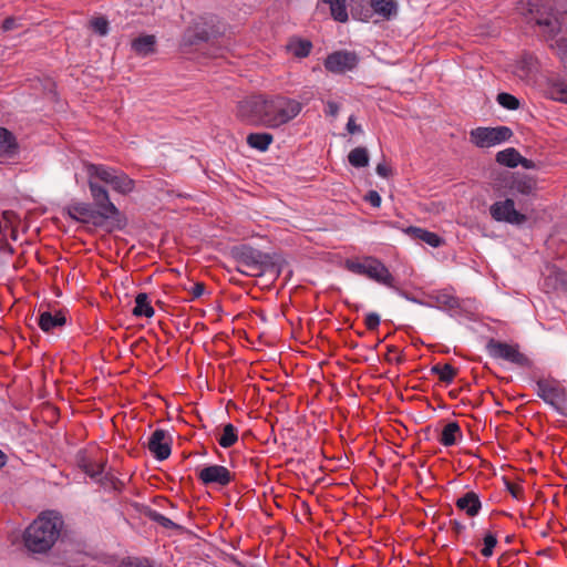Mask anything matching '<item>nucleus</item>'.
<instances>
[{
    "mask_svg": "<svg viewBox=\"0 0 567 567\" xmlns=\"http://www.w3.org/2000/svg\"><path fill=\"white\" fill-rule=\"evenodd\" d=\"M303 103L284 94L251 95L238 102L237 116L256 126L279 128L302 111Z\"/></svg>",
    "mask_w": 567,
    "mask_h": 567,
    "instance_id": "nucleus-1",
    "label": "nucleus"
},
{
    "mask_svg": "<svg viewBox=\"0 0 567 567\" xmlns=\"http://www.w3.org/2000/svg\"><path fill=\"white\" fill-rule=\"evenodd\" d=\"M89 188L93 199L92 204L74 202L69 204L63 213L78 223L92 224L107 233L124 229L127 219L111 202L109 190L104 186L92 182H89Z\"/></svg>",
    "mask_w": 567,
    "mask_h": 567,
    "instance_id": "nucleus-2",
    "label": "nucleus"
},
{
    "mask_svg": "<svg viewBox=\"0 0 567 567\" xmlns=\"http://www.w3.org/2000/svg\"><path fill=\"white\" fill-rule=\"evenodd\" d=\"M63 526L64 520L59 512H42L22 534L24 548L32 555L49 553L59 539Z\"/></svg>",
    "mask_w": 567,
    "mask_h": 567,
    "instance_id": "nucleus-3",
    "label": "nucleus"
},
{
    "mask_svg": "<svg viewBox=\"0 0 567 567\" xmlns=\"http://www.w3.org/2000/svg\"><path fill=\"white\" fill-rule=\"evenodd\" d=\"M224 34L220 22L216 16H205L195 19L183 32L181 48L190 50L203 43H208Z\"/></svg>",
    "mask_w": 567,
    "mask_h": 567,
    "instance_id": "nucleus-4",
    "label": "nucleus"
},
{
    "mask_svg": "<svg viewBox=\"0 0 567 567\" xmlns=\"http://www.w3.org/2000/svg\"><path fill=\"white\" fill-rule=\"evenodd\" d=\"M84 168L87 174V183H97L96 181L103 182L122 195H127L135 188V181L123 171L104 164L90 162H84Z\"/></svg>",
    "mask_w": 567,
    "mask_h": 567,
    "instance_id": "nucleus-5",
    "label": "nucleus"
},
{
    "mask_svg": "<svg viewBox=\"0 0 567 567\" xmlns=\"http://www.w3.org/2000/svg\"><path fill=\"white\" fill-rule=\"evenodd\" d=\"M231 258L240 266H269L268 264H287V261L277 254L264 252L247 244L231 247Z\"/></svg>",
    "mask_w": 567,
    "mask_h": 567,
    "instance_id": "nucleus-6",
    "label": "nucleus"
},
{
    "mask_svg": "<svg viewBox=\"0 0 567 567\" xmlns=\"http://www.w3.org/2000/svg\"><path fill=\"white\" fill-rule=\"evenodd\" d=\"M486 351L489 357L507 361L519 368L529 369L533 365L532 360L519 351L517 343L509 344L491 338L486 343Z\"/></svg>",
    "mask_w": 567,
    "mask_h": 567,
    "instance_id": "nucleus-7",
    "label": "nucleus"
},
{
    "mask_svg": "<svg viewBox=\"0 0 567 567\" xmlns=\"http://www.w3.org/2000/svg\"><path fill=\"white\" fill-rule=\"evenodd\" d=\"M537 395L545 403L551 405L558 413L567 415L565 403L567 401L566 389L555 379H539L536 381Z\"/></svg>",
    "mask_w": 567,
    "mask_h": 567,
    "instance_id": "nucleus-8",
    "label": "nucleus"
},
{
    "mask_svg": "<svg viewBox=\"0 0 567 567\" xmlns=\"http://www.w3.org/2000/svg\"><path fill=\"white\" fill-rule=\"evenodd\" d=\"M513 131L508 126L476 127L470 132V141L480 148H488L511 140Z\"/></svg>",
    "mask_w": 567,
    "mask_h": 567,
    "instance_id": "nucleus-9",
    "label": "nucleus"
},
{
    "mask_svg": "<svg viewBox=\"0 0 567 567\" xmlns=\"http://www.w3.org/2000/svg\"><path fill=\"white\" fill-rule=\"evenodd\" d=\"M369 4L371 10L351 6L353 19L369 21L374 13L385 20H390L398 13V3L394 0H369Z\"/></svg>",
    "mask_w": 567,
    "mask_h": 567,
    "instance_id": "nucleus-10",
    "label": "nucleus"
},
{
    "mask_svg": "<svg viewBox=\"0 0 567 567\" xmlns=\"http://www.w3.org/2000/svg\"><path fill=\"white\" fill-rule=\"evenodd\" d=\"M359 61L360 59L354 51L339 50L327 55L323 66L328 72L343 74L354 70Z\"/></svg>",
    "mask_w": 567,
    "mask_h": 567,
    "instance_id": "nucleus-11",
    "label": "nucleus"
},
{
    "mask_svg": "<svg viewBox=\"0 0 567 567\" xmlns=\"http://www.w3.org/2000/svg\"><path fill=\"white\" fill-rule=\"evenodd\" d=\"M489 214L494 220L511 225H523L527 220L526 215L516 210L515 203L512 198L495 202L489 207Z\"/></svg>",
    "mask_w": 567,
    "mask_h": 567,
    "instance_id": "nucleus-12",
    "label": "nucleus"
},
{
    "mask_svg": "<svg viewBox=\"0 0 567 567\" xmlns=\"http://www.w3.org/2000/svg\"><path fill=\"white\" fill-rule=\"evenodd\" d=\"M540 0H532L528 2V11L534 14L537 25L543 27L551 35H556L560 31L561 23L558 17L554 13L551 7L546 8L539 4Z\"/></svg>",
    "mask_w": 567,
    "mask_h": 567,
    "instance_id": "nucleus-13",
    "label": "nucleus"
},
{
    "mask_svg": "<svg viewBox=\"0 0 567 567\" xmlns=\"http://www.w3.org/2000/svg\"><path fill=\"white\" fill-rule=\"evenodd\" d=\"M197 476L204 485L217 484L219 486H227L235 478V474L230 473L227 467L217 464L202 468Z\"/></svg>",
    "mask_w": 567,
    "mask_h": 567,
    "instance_id": "nucleus-14",
    "label": "nucleus"
},
{
    "mask_svg": "<svg viewBox=\"0 0 567 567\" xmlns=\"http://www.w3.org/2000/svg\"><path fill=\"white\" fill-rule=\"evenodd\" d=\"M172 439L167 435V432L163 429H156L147 443L148 451L158 461H164L169 457L172 453Z\"/></svg>",
    "mask_w": 567,
    "mask_h": 567,
    "instance_id": "nucleus-15",
    "label": "nucleus"
},
{
    "mask_svg": "<svg viewBox=\"0 0 567 567\" xmlns=\"http://www.w3.org/2000/svg\"><path fill=\"white\" fill-rule=\"evenodd\" d=\"M367 277L378 284L386 286L388 288L396 289L395 278L389 271L388 267L375 257H369Z\"/></svg>",
    "mask_w": 567,
    "mask_h": 567,
    "instance_id": "nucleus-16",
    "label": "nucleus"
},
{
    "mask_svg": "<svg viewBox=\"0 0 567 567\" xmlns=\"http://www.w3.org/2000/svg\"><path fill=\"white\" fill-rule=\"evenodd\" d=\"M131 50L140 58L150 56L157 51V39L154 34H142L131 41Z\"/></svg>",
    "mask_w": 567,
    "mask_h": 567,
    "instance_id": "nucleus-17",
    "label": "nucleus"
},
{
    "mask_svg": "<svg viewBox=\"0 0 567 567\" xmlns=\"http://www.w3.org/2000/svg\"><path fill=\"white\" fill-rule=\"evenodd\" d=\"M37 322L42 331L53 332L55 329L62 328L66 323L65 315L59 310L54 313L50 311L40 312Z\"/></svg>",
    "mask_w": 567,
    "mask_h": 567,
    "instance_id": "nucleus-18",
    "label": "nucleus"
},
{
    "mask_svg": "<svg viewBox=\"0 0 567 567\" xmlns=\"http://www.w3.org/2000/svg\"><path fill=\"white\" fill-rule=\"evenodd\" d=\"M269 266H240L237 265L236 270L241 275L249 277H260L269 274L274 278H278L287 264H268Z\"/></svg>",
    "mask_w": 567,
    "mask_h": 567,
    "instance_id": "nucleus-19",
    "label": "nucleus"
},
{
    "mask_svg": "<svg viewBox=\"0 0 567 567\" xmlns=\"http://www.w3.org/2000/svg\"><path fill=\"white\" fill-rule=\"evenodd\" d=\"M456 507L464 512L470 517H475L478 515L482 503L478 497V494L470 491L463 494L461 497H458L455 502Z\"/></svg>",
    "mask_w": 567,
    "mask_h": 567,
    "instance_id": "nucleus-20",
    "label": "nucleus"
},
{
    "mask_svg": "<svg viewBox=\"0 0 567 567\" xmlns=\"http://www.w3.org/2000/svg\"><path fill=\"white\" fill-rule=\"evenodd\" d=\"M536 179L525 175V174H515L512 177V182L509 184V189L513 193H517L524 196L532 195L536 190Z\"/></svg>",
    "mask_w": 567,
    "mask_h": 567,
    "instance_id": "nucleus-21",
    "label": "nucleus"
},
{
    "mask_svg": "<svg viewBox=\"0 0 567 567\" xmlns=\"http://www.w3.org/2000/svg\"><path fill=\"white\" fill-rule=\"evenodd\" d=\"M405 233L410 235L411 238L424 241L433 248H437L444 244V239L441 236L421 227L410 226L405 229Z\"/></svg>",
    "mask_w": 567,
    "mask_h": 567,
    "instance_id": "nucleus-22",
    "label": "nucleus"
},
{
    "mask_svg": "<svg viewBox=\"0 0 567 567\" xmlns=\"http://www.w3.org/2000/svg\"><path fill=\"white\" fill-rule=\"evenodd\" d=\"M19 148L14 134L8 128L0 126V154L13 157L19 153Z\"/></svg>",
    "mask_w": 567,
    "mask_h": 567,
    "instance_id": "nucleus-23",
    "label": "nucleus"
},
{
    "mask_svg": "<svg viewBox=\"0 0 567 567\" xmlns=\"http://www.w3.org/2000/svg\"><path fill=\"white\" fill-rule=\"evenodd\" d=\"M76 463L78 466L90 477L95 478L99 475H101L104 471V464L103 463H93L91 462L86 453L84 451H80L76 454Z\"/></svg>",
    "mask_w": 567,
    "mask_h": 567,
    "instance_id": "nucleus-24",
    "label": "nucleus"
},
{
    "mask_svg": "<svg viewBox=\"0 0 567 567\" xmlns=\"http://www.w3.org/2000/svg\"><path fill=\"white\" fill-rule=\"evenodd\" d=\"M458 439H462V431L460 424L454 421L444 426L439 441L444 446H452L457 443Z\"/></svg>",
    "mask_w": 567,
    "mask_h": 567,
    "instance_id": "nucleus-25",
    "label": "nucleus"
},
{
    "mask_svg": "<svg viewBox=\"0 0 567 567\" xmlns=\"http://www.w3.org/2000/svg\"><path fill=\"white\" fill-rule=\"evenodd\" d=\"M154 312L148 295L146 292L137 293L135 297V307L132 310L133 316L151 318L154 316Z\"/></svg>",
    "mask_w": 567,
    "mask_h": 567,
    "instance_id": "nucleus-26",
    "label": "nucleus"
},
{
    "mask_svg": "<svg viewBox=\"0 0 567 567\" xmlns=\"http://www.w3.org/2000/svg\"><path fill=\"white\" fill-rule=\"evenodd\" d=\"M247 144L255 150L266 152L270 144L274 142V136L270 133H250L247 136Z\"/></svg>",
    "mask_w": 567,
    "mask_h": 567,
    "instance_id": "nucleus-27",
    "label": "nucleus"
},
{
    "mask_svg": "<svg viewBox=\"0 0 567 567\" xmlns=\"http://www.w3.org/2000/svg\"><path fill=\"white\" fill-rule=\"evenodd\" d=\"M288 51H290L296 58H307L312 50V42L307 39H291L287 44Z\"/></svg>",
    "mask_w": 567,
    "mask_h": 567,
    "instance_id": "nucleus-28",
    "label": "nucleus"
},
{
    "mask_svg": "<svg viewBox=\"0 0 567 567\" xmlns=\"http://www.w3.org/2000/svg\"><path fill=\"white\" fill-rule=\"evenodd\" d=\"M519 161H520V154L514 147L505 148L503 151H499L496 154V162L499 165H503V166H506L509 168H514L517 165H519Z\"/></svg>",
    "mask_w": 567,
    "mask_h": 567,
    "instance_id": "nucleus-29",
    "label": "nucleus"
},
{
    "mask_svg": "<svg viewBox=\"0 0 567 567\" xmlns=\"http://www.w3.org/2000/svg\"><path fill=\"white\" fill-rule=\"evenodd\" d=\"M143 514L145 517H147L152 522H155L157 524H159L162 527L166 528V529H175V530H179L182 529V526H179L178 524L174 523L172 519H169L168 517L159 514L157 511L146 506L144 509H143Z\"/></svg>",
    "mask_w": 567,
    "mask_h": 567,
    "instance_id": "nucleus-30",
    "label": "nucleus"
},
{
    "mask_svg": "<svg viewBox=\"0 0 567 567\" xmlns=\"http://www.w3.org/2000/svg\"><path fill=\"white\" fill-rule=\"evenodd\" d=\"M348 161L351 166L355 168L365 167L369 165V153L368 150L363 146H358L353 148L349 155Z\"/></svg>",
    "mask_w": 567,
    "mask_h": 567,
    "instance_id": "nucleus-31",
    "label": "nucleus"
},
{
    "mask_svg": "<svg viewBox=\"0 0 567 567\" xmlns=\"http://www.w3.org/2000/svg\"><path fill=\"white\" fill-rule=\"evenodd\" d=\"M431 373L439 375L440 381L450 384L456 377L457 369L452 367L450 363H445L444 365L435 364L431 368Z\"/></svg>",
    "mask_w": 567,
    "mask_h": 567,
    "instance_id": "nucleus-32",
    "label": "nucleus"
},
{
    "mask_svg": "<svg viewBox=\"0 0 567 567\" xmlns=\"http://www.w3.org/2000/svg\"><path fill=\"white\" fill-rule=\"evenodd\" d=\"M238 441V430L231 423L224 425L223 433L218 439V443L221 447H231Z\"/></svg>",
    "mask_w": 567,
    "mask_h": 567,
    "instance_id": "nucleus-33",
    "label": "nucleus"
},
{
    "mask_svg": "<svg viewBox=\"0 0 567 567\" xmlns=\"http://www.w3.org/2000/svg\"><path fill=\"white\" fill-rule=\"evenodd\" d=\"M435 301L441 309L455 310L461 307L460 299L446 291L439 292L435 296Z\"/></svg>",
    "mask_w": 567,
    "mask_h": 567,
    "instance_id": "nucleus-34",
    "label": "nucleus"
},
{
    "mask_svg": "<svg viewBox=\"0 0 567 567\" xmlns=\"http://www.w3.org/2000/svg\"><path fill=\"white\" fill-rule=\"evenodd\" d=\"M496 101L502 107L509 111H515L519 109L520 105V102L516 96L506 92L498 93Z\"/></svg>",
    "mask_w": 567,
    "mask_h": 567,
    "instance_id": "nucleus-35",
    "label": "nucleus"
},
{
    "mask_svg": "<svg viewBox=\"0 0 567 567\" xmlns=\"http://www.w3.org/2000/svg\"><path fill=\"white\" fill-rule=\"evenodd\" d=\"M368 266L369 257H365L363 262L351 259H347L344 262V267L347 270L360 276L368 275Z\"/></svg>",
    "mask_w": 567,
    "mask_h": 567,
    "instance_id": "nucleus-36",
    "label": "nucleus"
},
{
    "mask_svg": "<svg viewBox=\"0 0 567 567\" xmlns=\"http://www.w3.org/2000/svg\"><path fill=\"white\" fill-rule=\"evenodd\" d=\"M91 29L100 37L107 35L110 31V23L104 17H96L90 21Z\"/></svg>",
    "mask_w": 567,
    "mask_h": 567,
    "instance_id": "nucleus-37",
    "label": "nucleus"
},
{
    "mask_svg": "<svg viewBox=\"0 0 567 567\" xmlns=\"http://www.w3.org/2000/svg\"><path fill=\"white\" fill-rule=\"evenodd\" d=\"M330 11L332 18L338 22H347L349 19L347 7H346V0L339 1L338 4H331Z\"/></svg>",
    "mask_w": 567,
    "mask_h": 567,
    "instance_id": "nucleus-38",
    "label": "nucleus"
},
{
    "mask_svg": "<svg viewBox=\"0 0 567 567\" xmlns=\"http://www.w3.org/2000/svg\"><path fill=\"white\" fill-rule=\"evenodd\" d=\"M118 567H153V564L146 557H125L120 561Z\"/></svg>",
    "mask_w": 567,
    "mask_h": 567,
    "instance_id": "nucleus-39",
    "label": "nucleus"
},
{
    "mask_svg": "<svg viewBox=\"0 0 567 567\" xmlns=\"http://www.w3.org/2000/svg\"><path fill=\"white\" fill-rule=\"evenodd\" d=\"M483 544H484V546L481 550V554L484 557L489 558L493 555L494 548L497 545L496 535H494L492 533H487L483 538Z\"/></svg>",
    "mask_w": 567,
    "mask_h": 567,
    "instance_id": "nucleus-40",
    "label": "nucleus"
},
{
    "mask_svg": "<svg viewBox=\"0 0 567 567\" xmlns=\"http://www.w3.org/2000/svg\"><path fill=\"white\" fill-rule=\"evenodd\" d=\"M380 316L377 312H369L365 316L364 324L369 331H374L380 326Z\"/></svg>",
    "mask_w": 567,
    "mask_h": 567,
    "instance_id": "nucleus-41",
    "label": "nucleus"
},
{
    "mask_svg": "<svg viewBox=\"0 0 567 567\" xmlns=\"http://www.w3.org/2000/svg\"><path fill=\"white\" fill-rule=\"evenodd\" d=\"M364 200L370 203L371 206L378 208L380 207L381 205V196L380 194L374 190V189H371L369 190L365 195H364Z\"/></svg>",
    "mask_w": 567,
    "mask_h": 567,
    "instance_id": "nucleus-42",
    "label": "nucleus"
},
{
    "mask_svg": "<svg viewBox=\"0 0 567 567\" xmlns=\"http://www.w3.org/2000/svg\"><path fill=\"white\" fill-rule=\"evenodd\" d=\"M339 111H340V106L337 102H334V101L326 102V109H324L326 115L336 117L339 114Z\"/></svg>",
    "mask_w": 567,
    "mask_h": 567,
    "instance_id": "nucleus-43",
    "label": "nucleus"
},
{
    "mask_svg": "<svg viewBox=\"0 0 567 567\" xmlns=\"http://www.w3.org/2000/svg\"><path fill=\"white\" fill-rule=\"evenodd\" d=\"M398 352V349L393 346L388 347V353L385 354V360L388 362H395L396 364H401L404 361L403 354H398L395 358H392L391 353Z\"/></svg>",
    "mask_w": 567,
    "mask_h": 567,
    "instance_id": "nucleus-44",
    "label": "nucleus"
},
{
    "mask_svg": "<svg viewBox=\"0 0 567 567\" xmlns=\"http://www.w3.org/2000/svg\"><path fill=\"white\" fill-rule=\"evenodd\" d=\"M19 27L18 21L13 17H8L3 20L1 29L2 31H12Z\"/></svg>",
    "mask_w": 567,
    "mask_h": 567,
    "instance_id": "nucleus-45",
    "label": "nucleus"
},
{
    "mask_svg": "<svg viewBox=\"0 0 567 567\" xmlns=\"http://www.w3.org/2000/svg\"><path fill=\"white\" fill-rule=\"evenodd\" d=\"M205 289H206V286L205 284L203 282H196L192 289L189 290L193 299H196V298H199L204 295L205 292Z\"/></svg>",
    "mask_w": 567,
    "mask_h": 567,
    "instance_id": "nucleus-46",
    "label": "nucleus"
},
{
    "mask_svg": "<svg viewBox=\"0 0 567 567\" xmlns=\"http://www.w3.org/2000/svg\"><path fill=\"white\" fill-rule=\"evenodd\" d=\"M375 172L379 176L388 178L392 175V169L384 163H379L375 167Z\"/></svg>",
    "mask_w": 567,
    "mask_h": 567,
    "instance_id": "nucleus-47",
    "label": "nucleus"
},
{
    "mask_svg": "<svg viewBox=\"0 0 567 567\" xmlns=\"http://www.w3.org/2000/svg\"><path fill=\"white\" fill-rule=\"evenodd\" d=\"M346 128L350 134L362 132L361 126L355 124L353 115L349 117Z\"/></svg>",
    "mask_w": 567,
    "mask_h": 567,
    "instance_id": "nucleus-48",
    "label": "nucleus"
},
{
    "mask_svg": "<svg viewBox=\"0 0 567 567\" xmlns=\"http://www.w3.org/2000/svg\"><path fill=\"white\" fill-rule=\"evenodd\" d=\"M450 525L452 527V530L457 536L461 535L464 532V529H465V526L461 522H458L456 519H451L450 520Z\"/></svg>",
    "mask_w": 567,
    "mask_h": 567,
    "instance_id": "nucleus-49",
    "label": "nucleus"
},
{
    "mask_svg": "<svg viewBox=\"0 0 567 567\" xmlns=\"http://www.w3.org/2000/svg\"><path fill=\"white\" fill-rule=\"evenodd\" d=\"M556 100L563 103H567V85L560 86L556 91Z\"/></svg>",
    "mask_w": 567,
    "mask_h": 567,
    "instance_id": "nucleus-50",
    "label": "nucleus"
},
{
    "mask_svg": "<svg viewBox=\"0 0 567 567\" xmlns=\"http://www.w3.org/2000/svg\"><path fill=\"white\" fill-rule=\"evenodd\" d=\"M519 165H522L526 169H534V168H536V164H535L534 161H532L529 158H526V157H523L522 155H520Z\"/></svg>",
    "mask_w": 567,
    "mask_h": 567,
    "instance_id": "nucleus-51",
    "label": "nucleus"
},
{
    "mask_svg": "<svg viewBox=\"0 0 567 567\" xmlns=\"http://www.w3.org/2000/svg\"><path fill=\"white\" fill-rule=\"evenodd\" d=\"M506 488L513 495V497H515V498L518 497V493L520 492V487H518V486L507 482L506 483Z\"/></svg>",
    "mask_w": 567,
    "mask_h": 567,
    "instance_id": "nucleus-52",
    "label": "nucleus"
},
{
    "mask_svg": "<svg viewBox=\"0 0 567 567\" xmlns=\"http://www.w3.org/2000/svg\"><path fill=\"white\" fill-rule=\"evenodd\" d=\"M7 462V455L0 450V470L6 466Z\"/></svg>",
    "mask_w": 567,
    "mask_h": 567,
    "instance_id": "nucleus-53",
    "label": "nucleus"
},
{
    "mask_svg": "<svg viewBox=\"0 0 567 567\" xmlns=\"http://www.w3.org/2000/svg\"><path fill=\"white\" fill-rule=\"evenodd\" d=\"M400 293H401L402 296H404L408 300H411V301H413V302H420L417 299H415V298H413V297L409 296V295H408L406 292H404V291H401Z\"/></svg>",
    "mask_w": 567,
    "mask_h": 567,
    "instance_id": "nucleus-54",
    "label": "nucleus"
},
{
    "mask_svg": "<svg viewBox=\"0 0 567 567\" xmlns=\"http://www.w3.org/2000/svg\"><path fill=\"white\" fill-rule=\"evenodd\" d=\"M509 557H511L509 555L508 556H502V558H501L502 563L507 561Z\"/></svg>",
    "mask_w": 567,
    "mask_h": 567,
    "instance_id": "nucleus-55",
    "label": "nucleus"
}]
</instances>
